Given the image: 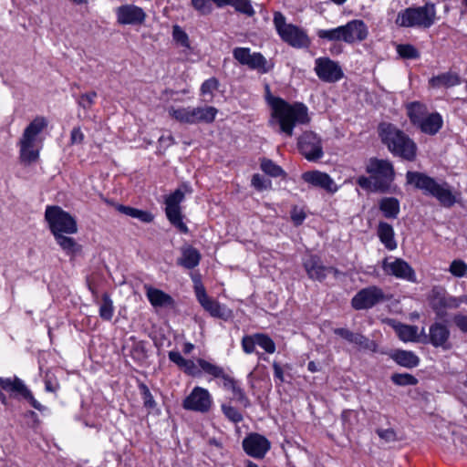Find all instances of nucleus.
Here are the masks:
<instances>
[{
	"mask_svg": "<svg viewBox=\"0 0 467 467\" xmlns=\"http://www.w3.org/2000/svg\"><path fill=\"white\" fill-rule=\"evenodd\" d=\"M271 108V125H277L278 131L286 137H292L296 125L307 124L310 121L308 109L303 103L290 104L279 97H266Z\"/></svg>",
	"mask_w": 467,
	"mask_h": 467,
	"instance_id": "obj_1",
	"label": "nucleus"
},
{
	"mask_svg": "<svg viewBox=\"0 0 467 467\" xmlns=\"http://www.w3.org/2000/svg\"><path fill=\"white\" fill-rule=\"evenodd\" d=\"M406 182L421 191L424 195L435 198L443 207L450 208L456 202L451 186L443 180H436L424 172L409 171L406 172Z\"/></svg>",
	"mask_w": 467,
	"mask_h": 467,
	"instance_id": "obj_2",
	"label": "nucleus"
},
{
	"mask_svg": "<svg viewBox=\"0 0 467 467\" xmlns=\"http://www.w3.org/2000/svg\"><path fill=\"white\" fill-rule=\"evenodd\" d=\"M380 139L389 150L405 161H412L417 155V145L404 131L389 123L379 126Z\"/></svg>",
	"mask_w": 467,
	"mask_h": 467,
	"instance_id": "obj_3",
	"label": "nucleus"
},
{
	"mask_svg": "<svg viewBox=\"0 0 467 467\" xmlns=\"http://www.w3.org/2000/svg\"><path fill=\"white\" fill-rule=\"evenodd\" d=\"M48 121L43 116L36 117L25 129L19 140L20 160L28 165L39 157L38 135L47 127Z\"/></svg>",
	"mask_w": 467,
	"mask_h": 467,
	"instance_id": "obj_4",
	"label": "nucleus"
},
{
	"mask_svg": "<svg viewBox=\"0 0 467 467\" xmlns=\"http://www.w3.org/2000/svg\"><path fill=\"white\" fill-rule=\"evenodd\" d=\"M410 123L427 135H436L443 126L442 116L439 112H429L425 104L413 101L406 106Z\"/></svg>",
	"mask_w": 467,
	"mask_h": 467,
	"instance_id": "obj_5",
	"label": "nucleus"
},
{
	"mask_svg": "<svg viewBox=\"0 0 467 467\" xmlns=\"http://www.w3.org/2000/svg\"><path fill=\"white\" fill-rule=\"evenodd\" d=\"M436 21V7L428 2L423 6L408 7L400 11L396 18V24L403 27L430 28Z\"/></svg>",
	"mask_w": 467,
	"mask_h": 467,
	"instance_id": "obj_6",
	"label": "nucleus"
},
{
	"mask_svg": "<svg viewBox=\"0 0 467 467\" xmlns=\"http://www.w3.org/2000/svg\"><path fill=\"white\" fill-rule=\"evenodd\" d=\"M217 109L213 106L204 107H170L168 114L182 124L194 125L212 123L217 115Z\"/></svg>",
	"mask_w": 467,
	"mask_h": 467,
	"instance_id": "obj_7",
	"label": "nucleus"
},
{
	"mask_svg": "<svg viewBox=\"0 0 467 467\" xmlns=\"http://www.w3.org/2000/svg\"><path fill=\"white\" fill-rule=\"evenodd\" d=\"M45 219L54 237L78 233L76 219L59 206H47L45 212Z\"/></svg>",
	"mask_w": 467,
	"mask_h": 467,
	"instance_id": "obj_8",
	"label": "nucleus"
},
{
	"mask_svg": "<svg viewBox=\"0 0 467 467\" xmlns=\"http://www.w3.org/2000/svg\"><path fill=\"white\" fill-rule=\"evenodd\" d=\"M366 171L373 179L374 192H388L395 179L394 167L388 160L371 158L366 166Z\"/></svg>",
	"mask_w": 467,
	"mask_h": 467,
	"instance_id": "obj_9",
	"label": "nucleus"
},
{
	"mask_svg": "<svg viewBox=\"0 0 467 467\" xmlns=\"http://www.w3.org/2000/svg\"><path fill=\"white\" fill-rule=\"evenodd\" d=\"M184 192L181 189L175 190L165 199V213L170 223L181 233L187 234L188 226L182 221L181 203L184 200Z\"/></svg>",
	"mask_w": 467,
	"mask_h": 467,
	"instance_id": "obj_10",
	"label": "nucleus"
},
{
	"mask_svg": "<svg viewBox=\"0 0 467 467\" xmlns=\"http://www.w3.org/2000/svg\"><path fill=\"white\" fill-rule=\"evenodd\" d=\"M213 400L207 389L196 386L182 400V408L186 410L207 413L212 409Z\"/></svg>",
	"mask_w": 467,
	"mask_h": 467,
	"instance_id": "obj_11",
	"label": "nucleus"
},
{
	"mask_svg": "<svg viewBox=\"0 0 467 467\" xmlns=\"http://www.w3.org/2000/svg\"><path fill=\"white\" fill-rule=\"evenodd\" d=\"M233 57L241 65L246 66L250 69L257 70L261 74L268 73L272 67L261 53H251L249 47H238L234 48Z\"/></svg>",
	"mask_w": 467,
	"mask_h": 467,
	"instance_id": "obj_12",
	"label": "nucleus"
},
{
	"mask_svg": "<svg viewBox=\"0 0 467 467\" xmlns=\"http://www.w3.org/2000/svg\"><path fill=\"white\" fill-rule=\"evenodd\" d=\"M386 299L380 287L371 285L358 291L352 298L351 306L356 310L369 309Z\"/></svg>",
	"mask_w": 467,
	"mask_h": 467,
	"instance_id": "obj_13",
	"label": "nucleus"
},
{
	"mask_svg": "<svg viewBox=\"0 0 467 467\" xmlns=\"http://www.w3.org/2000/svg\"><path fill=\"white\" fill-rule=\"evenodd\" d=\"M298 149L310 161H316L324 155L321 139L313 131H306L299 137Z\"/></svg>",
	"mask_w": 467,
	"mask_h": 467,
	"instance_id": "obj_14",
	"label": "nucleus"
},
{
	"mask_svg": "<svg viewBox=\"0 0 467 467\" xmlns=\"http://www.w3.org/2000/svg\"><path fill=\"white\" fill-rule=\"evenodd\" d=\"M315 72L324 82L335 83L343 76V70L339 64L329 57H318L315 60Z\"/></svg>",
	"mask_w": 467,
	"mask_h": 467,
	"instance_id": "obj_15",
	"label": "nucleus"
},
{
	"mask_svg": "<svg viewBox=\"0 0 467 467\" xmlns=\"http://www.w3.org/2000/svg\"><path fill=\"white\" fill-rule=\"evenodd\" d=\"M381 267L388 275L395 276L398 279L409 282H416V274L414 269L401 258H385L382 261Z\"/></svg>",
	"mask_w": 467,
	"mask_h": 467,
	"instance_id": "obj_16",
	"label": "nucleus"
},
{
	"mask_svg": "<svg viewBox=\"0 0 467 467\" xmlns=\"http://www.w3.org/2000/svg\"><path fill=\"white\" fill-rule=\"evenodd\" d=\"M118 24L121 26H140L145 22V11L133 4H125L115 9Z\"/></svg>",
	"mask_w": 467,
	"mask_h": 467,
	"instance_id": "obj_17",
	"label": "nucleus"
},
{
	"mask_svg": "<svg viewBox=\"0 0 467 467\" xmlns=\"http://www.w3.org/2000/svg\"><path fill=\"white\" fill-rule=\"evenodd\" d=\"M270 441L258 433L250 434L243 441L244 451L248 455L257 459L264 458L270 450Z\"/></svg>",
	"mask_w": 467,
	"mask_h": 467,
	"instance_id": "obj_18",
	"label": "nucleus"
},
{
	"mask_svg": "<svg viewBox=\"0 0 467 467\" xmlns=\"http://www.w3.org/2000/svg\"><path fill=\"white\" fill-rule=\"evenodd\" d=\"M281 39L295 48H307L311 44V40L306 30L303 28L290 25L286 30H283L280 35Z\"/></svg>",
	"mask_w": 467,
	"mask_h": 467,
	"instance_id": "obj_19",
	"label": "nucleus"
},
{
	"mask_svg": "<svg viewBox=\"0 0 467 467\" xmlns=\"http://www.w3.org/2000/svg\"><path fill=\"white\" fill-rule=\"evenodd\" d=\"M302 179L308 184L323 189L329 193H335L338 190L334 180L327 173L320 171H306L302 174Z\"/></svg>",
	"mask_w": 467,
	"mask_h": 467,
	"instance_id": "obj_20",
	"label": "nucleus"
},
{
	"mask_svg": "<svg viewBox=\"0 0 467 467\" xmlns=\"http://www.w3.org/2000/svg\"><path fill=\"white\" fill-rule=\"evenodd\" d=\"M450 330L446 325L435 322L429 327L428 342L434 348H441L443 350H449L451 344L449 341Z\"/></svg>",
	"mask_w": 467,
	"mask_h": 467,
	"instance_id": "obj_21",
	"label": "nucleus"
},
{
	"mask_svg": "<svg viewBox=\"0 0 467 467\" xmlns=\"http://www.w3.org/2000/svg\"><path fill=\"white\" fill-rule=\"evenodd\" d=\"M342 27L344 42L348 44L361 42L368 37V28L363 20H351Z\"/></svg>",
	"mask_w": 467,
	"mask_h": 467,
	"instance_id": "obj_22",
	"label": "nucleus"
},
{
	"mask_svg": "<svg viewBox=\"0 0 467 467\" xmlns=\"http://www.w3.org/2000/svg\"><path fill=\"white\" fill-rule=\"evenodd\" d=\"M304 268L310 279L322 282L327 277V267L319 256L311 254L303 262Z\"/></svg>",
	"mask_w": 467,
	"mask_h": 467,
	"instance_id": "obj_23",
	"label": "nucleus"
},
{
	"mask_svg": "<svg viewBox=\"0 0 467 467\" xmlns=\"http://www.w3.org/2000/svg\"><path fill=\"white\" fill-rule=\"evenodd\" d=\"M169 359L174 363L186 375L197 377L201 374L199 366L193 360L184 358L179 351H170L168 353Z\"/></svg>",
	"mask_w": 467,
	"mask_h": 467,
	"instance_id": "obj_24",
	"label": "nucleus"
},
{
	"mask_svg": "<svg viewBox=\"0 0 467 467\" xmlns=\"http://www.w3.org/2000/svg\"><path fill=\"white\" fill-rule=\"evenodd\" d=\"M146 296L154 307L171 306L174 301L172 297L162 290L149 286L146 287Z\"/></svg>",
	"mask_w": 467,
	"mask_h": 467,
	"instance_id": "obj_25",
	"label": "nucleus"
},
{
	"mask_svg": "<svg viewBox=\"0 0 467 467\" xmlns=\"http://www.w3.org/2000/svg\"><path fill=\"white\" fill-rule=\"evenodd\" d=\"M201 261V254L192 247L187 246L182 249V256L178 259L177 264L186 269H193Z\"/></svg>",
	"mask_w": 467,
	"mask_h": 467,
	"instance_id": "obj_26",
	"label": "nucleus"
},
{
	"mask_svg": "<svg viewBox=\"0 0 467 467\" xmlns=\"http://www.w3.org/2000/svg\"><path fill=\"white\" fill-rule=\"evenodd\" d=\"M378 236L388 250L392 251L397 248V242L394 238V230L389 223L386 222H379L378 226Z\"/></svg>",
	"mask_w": 467,
	"mask_h": 467,
	"instance_id": "obj_27",
	"label": "nucleus"
},
{
	"mask_svg": "<svg viewBox=\"0 0 467 467\" xmlns=\"http://www.w3.org/2000/svg\"><path fill=\"white\" fill-rule=\"evenodd\" d=\"M68 235L61 234L54 238L67 255L74 257L81 252L82 246L73 237Z\"/></svg>",
	"mask_w": 467,
	"mask_h": 467,
	"instance_id": "obj_28",
	"label": "nucleus"
},
{
	"mask_svg": "<svg viewBox=\"0 0 467 467\" xmlns=\"http://www.w3.org/2000/svg\"><path fill=\"white\" fill-rule=\"evenodd\" d=\"M213 3L216 5L218 7H223L226 5H231L234 7L235 11L244 14L248 16H253L254 15V9L251 5L250 0H211Z\"/></svg>",
	"mask_w": 467,
	"mask_h": 467,
	"instance_id": "obj_29",
	"label": "nucleus"
},
{
	"mask_svg": "<svg viewBox=\"0 0 467 467\" xmlns=\"http://www.w3.org/2000/svg\"><path fill=\"white\" fill-rule=\"evenodd\" d=\"M392 359L399 365L412 368L420 364L419 357L412 351L396 350L391 354Z\"/></svg>",
	"mask_w": 467,
	"mask_h": 467,
	"instance_id": "obj_30",
	"label": "nucleus"
},
{
	"mask_svg": "<svg viewBox=\"0 0 467 467\" xmlns=\"http://www.w3.org/2000/svg\"><path fill=\"white\" fill-rule=\"evenodd\" d=\"M429 82L433 88H450L461 84V78L456 73L445 72L432 77Z\"/></svg>",
	"mask_w": 467,
	"mask_h": 467,
	"instance_id": "obj_31",
	"label": "nucleus"
},
{
	"mask_svg": "<svg viewBox=\"0 0 467 467\" xmlns=\"http://www.w3.org/2000/svg\"><path fill=\"white\" fill-rule=\"evenodd\" d=\"M334 333L344 338L349 343L355 344L364 348H368L369 340L361 334L354 333L348 328H335Z\"/></svg>",
	"mask_w": 467,
	"mask_h": 467,
	"instance_id": "obj_32",
	"label": "nucleus"
},
{
	"mask_svg": "<svg viewBox=\"0 0 467 467\" xmlns=\"http://www.w3.org/2000/svg\"><path fill=\"white\" fill-rule=\"evenodd\" d=\"M200 305L213 317L227 319L230 317L231 312L226 307L222 306L219 302L212 299L211 297L207 298Z\"/></svg>",
	"mask_w": 467,
	"mask_h": 467,
	"instance_id": "obj_33",
	"label": "nucleus"
},
{
	"mask_svg": "<svg viewBox=\"0 0 467 467\" xmlns=\"http://www.w3.org/2000/svg\"><path fill=\"white\" fill-rule=\"evenodd\" d=\"M447 292L442 287H434L431 290L430 304L437 315H441L445 310Z\"/></svg>",
	"mask_w": 467,
	"mask_h": 467,
	"instance_id": "obj_34",
	"label": "nucleus"
},
{
	"mask_svg": "<svg viewBox=\"0 0 467 467\" xmlns=\"http://www.w3.org/2000/svg\"><path fill=\"white\" fill-rule=\"evenodd\" d=\"M379 209L386 218L395 219L400 213V202L394 197H385L379 202Z\"/></svg>",
	"mask_w": 467,
	"mask_h": 467,
	"instance_id": "obj_35",
	"label": "nucleus"
},
{
	"mask_svg": "<svg viewBox=\"0 0 467 467\" xmlns=\"http://www.w3.org/2000/svg\"><path fill=\"white\" fill-rule=\"evenodd\" d=\"M395 331L400 339L404 342L417 341L418 327L416 326L398 324L395 326Z\"/></svg>",
	"mask_w": 467,
	"mask_h": 467,
	"instance_id": "obj_36",
	"label": "nucleus"
},
{
	"mask_svg": "<svg viewBox=\"0 0 467 467\" xmlns=\"http://www.w3.org/2000/svg\"><path fill=\"white\" fill-rule=\"evenodd\" d=\"M99 314L101 319L109 321L114 315V306L109 294L102 295L101 303L99 306Z\"/></svg>",
	"mask_w": 467,
	"mask_h": 467,
	"instance_id": "obj_37",
	"label": "nucleus"
},
{
	"mask_svg": "<svg viewBox=\"0 0 467 467\" xmlns=\"http://www.w3.org/2000/svg\"><path fill=\"white\" fill-rule=\"evenodd\" d=\"M197 364L199 369L214 379H218L223 375V368L216 364L211 363L203 358H198Z\"/></svg>",
	"mask_w": 467,
	"mask_h": 467,
	"instance_id": "obj_38",
	"label": "nucleus"
},
{
	"mask_svg": "<svg viewBox=\"0 0 467 467\" xmlns=\"http://www.w3.org/2000/svg\"><path fill=\"white\" fill-rule=\"evenodd\" d=\"M317 36L327 41H344L342 26L331 29H318Z\"/></svg>",
	"mask_w": 467,
	"mask_h": 467,
	"instance_id": "obj_39",
	"label": "nucleus"
},
{
	"mask_svg": "<svg viewBox=\"0 0 467 467\" xmlns=\"http://www.w3.org/2000/svg\"><path fill=\"white\" fill-rule=\"evenodd\" d=\"M24 382L18 378H0V387L12 393H20L24 388Z\"/></svg>",
	"mask_w": 467,
	"mask_h": 467,
	"instance_id": "obj_40",
	"label": "nucleus"
},
{
	"mask_svg": "<svg viewBox=\"0 0 467 467\" xmlns=\"http://www.w3.org/2000/svg\"><path fill=\"white\" fill-rule=\"evenodd\" d=\"M172 38L177 45L191 49V43L187 33L178 25L172 26Z\"/></svg>",
	"mask_w": 467,
	"mask_h": 467,
	"instance_id": "obj_41",
	"label": "nucleus"
},
{
	"mask_svg": "<svg viewBox=\"0 0 467 467\" xmlns=\"http://www.w3.org/2000/svg\"><path fill=\"white\" fill-rule=\"evenodd\" d=\"M396 50L399 56L404 59H417L420 56L419 50L410 44H400Z\"/></svg>",
	"mask_w": 467,
	"mask_h": 467,
	"instance_id": "obj_42",
	"label": "nucleus"
},
{
	"mask_svg": "<svg viewBox=\"0 0 467 467\" xmlns=\"http://www.w3.org/2000/svg\"><path fill=\"white\" fill-rule=\"evenodd\" d=\"M221 409L225 418L233 423L237 424L244 419L243 414L238 410V409L232 406L230 403L222 404Z\"/></svg>",
	"mask_w": 467,
	"mask_h": 467,
	"instance_id": "obj_43",
	"label": "nucleus"
},
{
	"mask_svg": "<svg viewBox=\"0 0 467 467\" xmlns=\"http://www.w3.org/2000/svg\"><path fill=\"white\" fill-rule=\"evenodd\" d=\"M257 345L268 354L275 352V344L274 340L266 334L255 333Z\"/></svg>",
	"mask_w": 467,
	"mask_h": 467,
	"instance_id": "obj_44",
	"label": "nucleus"
},
{
	"mask_svg": "<svg viewBox=\"0 0 467 467\" xmlns=\"http://www.w3.org/2000/svg\"><path fill=\"white\" fill-rule=\"evenodd\" d=\"M142 400H143V406L150 412L157 407V403L150 391L149 388L144 384L141 383L139 386Z\"/></svg>",
	"mask_w": 467,
	"mask_h": 467,
	"instance_id": "obj_45",
	"label": "nucleus"
},
{
	"mask_svg": "<svg viewBox=\"0 0 467 467\" xmlns=\"http://www.w3.org/2000/svg\"><path fill=\"white\" fill-rule=\"evenodd\" d=\"M391 380L398 386H413L418 383V379L409 373H395L391 376Z\"/></svg>",
	"mask_w": 467,
	"mask_h": 467,
	"instance_id": "obj_46",
	"label": "nucleus"
},
{
	"mask_svg": "<svg viewBox=\"0 0 467 467\" xmlns=\"http://www.w3.org/2000/svg\"><path fill=\"white\" fill-rule=\"evenodd\" d=\"M449 272L455 277H465L467 275V264L463 260L455 259L451 263Z\"/></svg>",
	"mask_w": 467,
	"mask_h": 467,
	"instance_id": "obj_47",
	"label": "nucleus"
},
{
	"mask_svg": "<svg viewBox=\"0 0 467 467\" xmlns=\"http://www.w3.org/2000/svg\"><path fill=\"white\" fill-rule=\"evenodd\" d=\"M261 169L272 177H279L284 173L283 169L271 160H264L261 163Z\"/></svg>",
	"mask_w": 467,
	"mask_h": 467,
	"instance_id": "obj_48",
	"label": "nucleus"
},
{
	"mask_svg": "<svg viewBox=\"0 0 467 467\" xmlns=\"http://www.w3.org/2000/svg\"><path fill=\"white\" fill-rule=\"evenodd\" d=\"M233 392V400L238 402L244 408L250 406V400L244 393V389L238 385V383L231 389Z\"/></svg>",
	"mask_w": 467,
	"mask_h": 467,
	"instance_id": "obj_49",
	"label": "nucleus"
},
{
	"mask_svg": "<svg viewBox=\"0 0 467 467\" xmlns=\"http://www.w3.org/2000/svg\"><path fill=\"white\" fill-rule=\"evenodd\" d=\"M25 400H26L30 405L40 412L47 410V408L38 402L33 396L32 392L25 385L19 393Z\"/></svg>",
	"mask_w": 467,
	"mask_h": 467,
	"instance_id": "obj_50",
	"label": "nucleus"
},
{
	"mask_svg": "<svg viewBox=\"0 0 467 467\" xmlns=\"http://www.w3.org/2000/svg\"><path fill=\"white\" fill-rule=\"evenodd\" d=\"M241 345L244 353H254L255 351V346L257 345L255 334L243 337Z\"/></svg>",
	"mask_w": 467,
	"mask_h": 467,
	"instance_id": "obj_51",
	"label": "nucleus"
},
{
	"mask_svg": "<svg viewBox=\"0 0 467 467\" xmlns=\"http://www.w3.org/2000/svg\"><path fill=\"white\" fill-rule=\"evenodd\" d=\"M97 98V92L91 91L82 94L78 99V105L84 109H89L95 103Z\"/></svg>",
	"mask_w": 467,
	"mask_h": 467,
	"instance_id": "obj_52",
	"label": "nucleus"
},
{
	"mask_svg": "<svg viewBox=\"0 0 467 467\" xmlns=\"http://www.w3.org/2000/svg\"><path fill=\"white\" fill-rule=\"evenodd\" d=\"M192 6L202 15H208L212 12L211 0H191Z\"/></svg>",
	"mask_w": 467,
	"mask_h": 467,
	"instance_id": "obj_53",
	"label": "nucleus"
},
{
	"mask_svg": "<svg viewBox=\"0 0 467 467\" xmlns=\"http://www.w3.org/2000/svg\"><path fill=\"white\" fill-rule=\"evenodd\" d=\"M274 25L280 36L283 34V30H286L291 24H286L285 17L281 12H275L274 14Z\"/></svg>",
	"mask_w": 467,
	"mask_h": 467,
	"instance_id": "obj_54",
	"label": "nucleus"
},
{
	"mask_svg": "<svg viewBox=\"0 0 467 467\" xmlns=\"http://www.w3.org/2000/svg\"><path fill=\"white\" fill-rule=\"evenodd\" d=\"M219 81L215 78L206 79L201 86V92L202 95H211L214 90L218 88Z\"/></svg>",
	"mask_w": 467,
	"mask_h": 467,
	"instance_id": "obj_55",
	"label": "nucleus"
},
{
	"mask_svg": "<svg viewBox=\"0 0 467 467\" xmlns=\"http://www.w3.org/2000/svg\"><path fill=\"white\" fill-rule=\"evenodd\" d=\"M452 322L460 331L467 334V315L457 313L452 317Z\"/></svg>",
	"mask_w": 467,
	"mask_h": 467,
	"instance_id": "obj_56",
	"label": "nucleus"
},
{
	"mask_svg": "<svg viewBox=\"0 0 467 467\" xmlns=\"http://www.w3.org/2000/svg\"><path fill=\"white\" fill-rule=\"evenodd\" d=\"M252 185L258 191L265 190L270 185V181H266L262 175L254 174L252 178Z\"/></svg>",
	"mask_w": 467,
	"mask_h": 467,
	"instance_id": "obj_57",
	"label": "nucleus"
},
{
	"mask_svg": "<svg viewBox=\"0 0 467 467\" xmlns=\"http://www.w3.org/2000/svg\"><path fill=\"white\" fill-rule=\"evenodd\" d=\"M85 135L80 127H74L70 132V144H81L84 141Z\"/></svg>",
	"mask_w": 467,
	"mask_h": 467,
	"instance_id": "obj_58",
	"label": "nucleus"
},
{
	"mask_svg": "<svg viewBox=\"0 0 467 467\" xmlns=\"http://www.w3.org/2000/svg\"><path fill=\"white\" fill-rule=\"evenodd\" d=\"M463 303V296H453L451 295L446 296V302H445V309L447 308H458Z\"/></svg>",
	"mask_w": 467,
	"mask_h": 467,
	"instance_id": "obj_59",
	"label": "nucleus"
},
{
	"mask_svg": "<svg viewBox=\"0 0 467 467\" xmlns=\"http://www.w3.org/2000/svg\"><path fill=\"white\" fill-rule=\"evenodd\" d=\"M377 433L380 439L384 440L387 442L396 441V432L392 429H379L377 430Z\"/></svg>",
	"mask_w": 467,
	"mask_h": 467,
	"instance_id": "obj_60",
	"label": "nucleus"
},
{
	"mask_svg": "<svg viewBox=\"0 0 467 467\" xmlns=\"http://www.w3.org/2000/svg\"><path fill=\"white\" fill-rule=\"evenodd\" d=\"M115 207H116L117 211H119L120 213H123V214L132 217V218L136 217V213L138 211L137 208L126 206L123 204H116Z\"/></svg>",
	"mask_w": 467,
	"mask_h": 467,
	"instance_id": "obj_61",
	"label": "nucleus"
},
{
	"mask_svg": "<svg viewBox=\"0 0 467 467\" xmlns=\"http://www.w3.org/2000/svg\"><path fill=\"white\" fill-rule=\"evenodd\" d=\"M357 183L364 190L373 191V179L370 177L360 176L357 180Z\"/></svg>",
	"mask_w": 467,
	"mask_h": 467,
	"instance_id": "obj_62",
	"label": "nucleus"
},
{
	"mask_svg": "<svg viewBox=\"0 0 467 467\" xmlns=\"http://www.w3.org/2000/svg\"><path fill=\"white\" fill-rule=\"evenodd\" d=\"M135 218L143 223H150L153 221L154 216L150 212L138 209Z\"/></svg>",
	"mask_w": 467,
	"mask_h": 467,
	"instance_id": "obj_63",
	"label": "nucleus"
},
{
	"mask_svg": "<svg viewBox=\"0 0 467 467\" xmlns=\"http://www.w3.org/2000/svg\"><path fill=\"white\" fill-rule=\"evenodd\" d=\"M291 218L296 225H300L306 219V214L303 211L294 209L291 213Z\"/></svg>",
	"mask_w": 467,
	"mask_h": 467,
	"instance_id": "obj_64",
	"label": "nucleus"
}]
</instances>
